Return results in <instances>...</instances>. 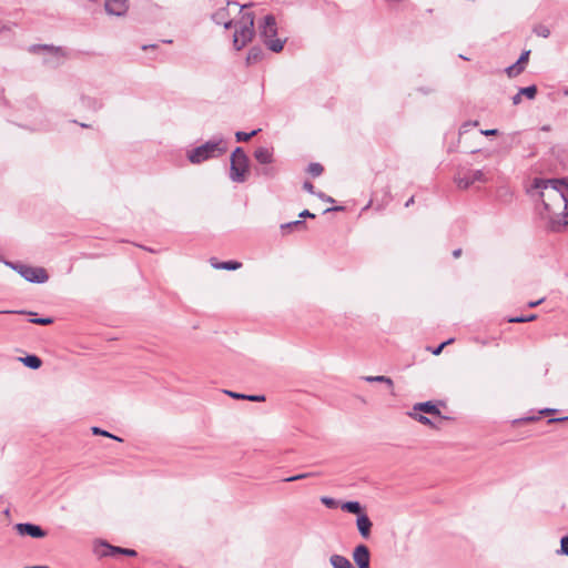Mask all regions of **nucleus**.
Wrapping results in <instances>:
<instances>
[{"mask_svg":"<svg viewBox=\"0 0 568 568\" xmlns=\"http://www.w3.org/2000/svg\"><path fill=\"white\" fill-rule=\"evenodd\" d=\"M19 359L31 369H38L42 365L41 358L37 355H27L26 357H20Z\"/></svg>","mask_w":568,"mask_h":568,"instance_id":"4be33fe9","label":"nucleus"},{"mask_svg":"<svg viewBox=\"0 0 568 568\" xmlns=\"http://www.w3.org/2000/svg\"><path fill=\"white\" fill-rule=\"evenodd\" d=\"M341 210H343V207H342V206H336V207L327 209V210H325V212H331V211H341Z\"/></svg>","mask_w":568,"mask_h":568,"instance_id":"603ef678","label":"nucleus"},{"mask_svg":"<svg viewBox=\"0 0 568 568\" xmlns=\"http://www.w3.org/2000/svg\"><path fill=\"white\" fill-rule=\"evenodd\" d=\"M560 544V550H558L557 552L568 556V536L562 537Z\"/></svg>","mask_w":568,"mask_h":568,"instance_id":"c9c22d12","label":"nucleus"},{"mask_svg":"<svg viewBox=\"0 0 568 568\" xmlns=\"http://www.w3.org/2000/svg\"><path fill=\"white\" fill-rule=\"evenodd\" d=\"M317 196L324 201L326 195L324 193H318Z\"/></svg>","mask_w":568,"mask_h":568,"instance_id":"4d7b16f0","label":"nucleus"},{"mask_svg":"<svg viewBox=\"0 0 568 568\" xmlns=\"http://www.w3.org/2000/svg\"><path fill=\"white\" fill-rule=\"evenodd\" d=\"M81 102L83 106L91 109L93 111H98L102 108V102L95 98L82 97Z\"/></svg>","mask_w":568,"mask_h":568,"instance_id":"5701e85b","label":"nucleus"},{"mask_svg":"<svg viewBox=\"0 0 568 568\" xmlns=\"http://www.w3.org/2000/svg\"><path fill=\"white\" fill-rule=\"evenodd\" d=\"M307 172H308L312 176H320V175L323 173V166H322V164H320V163H311V164L307 166Z\"/></svg>","mask_w":568,"mask_h":568,"instance_id":"7c9ffc66","label":"nucleus"},{"mask_svg":"<svg viewBox=\"0 0 568 568\" xmlns=\"http://www.w3.org/2000/svg\"><path fill=\"white\" fill-rule=\"evenodd\" d=\"M329 562L333 568H354L352 562L342 555H332Z\"/></svg>","mask_w":568,"mask_h":568,"instance_id":"aec40b11","label":"nucleus"},{"mask_svg":"<svg viewBox=\"0 0 568 568\" xmlns=\"http://www.w3.org/2000/svg\"><path fill=\"white\" fill-rule=\"evenodd\" d=\"M257 132H258V130H253L250 133L237 131L235 133V138H236V141H239V142H245V141H248L254 135H256Z\"/></svg>","mask_w":568,"mask_h":568,"instance_id":"cd10ccee","label":"nucleus"},{"mask_svg":"<svg viewBox=\"0 0 568 568\" xmlns=\"http://www.w3.org/2000/svg\"><path fill=\"white\" fill-rule=\"evenodd\" d=\"M520 94L527 97L528 99H534L537 94V87L536 85H530V87H526V88H521L519 90Z\"/></svg>","mask_w":568,"mask_h":568,"instance_id":"c756f323","label":"nucleus"},{"mask_svg":"<svg viewBox=\"0 0 568 568\" xmlns=\"http://www.w3.org/2000/svg\"><path fill=\"white\" fill-rule=\"evenodd\" d=\"M254 158L261 164H270L273 162V152L268 148H257L254 152Z\"/></svg>","mask_w":568,"mask_h":568,"instance_id":"f3484780","label":"nucleus"},{"mask_svg":"<svg viewBox=\"0 0 568 568\" xmlns=\"http://www.w3.org/2000/svg\"><path fill=\"white\" fill-rule=\"evenodd\" d=\"M529 193L540 201L538 213L552 231L568 225V183L565 180L535 179Z\"/></svg>","mask_w":568,"mask_h":568,"instance_id":"f257e3e1","label":"nucleus"},{"mask_svg":"<svg viewBox=\"0 0 568 568\" xmlns=\"http://www.w3.org/2000/svg\"><path fill=\"white\" fill-rule=\"evenodd\" d=\"M227 151L226 142L223 138H217L205 142L187 152V160L193 164H200L204 161L216 159Z\"/></svg>","mask_w":568,"mask_h":568,"instance_id":"f03ea898","label":"nucleus"},{"mask_svg":"<svg viewBox=\"0 0 568 568\" xmlns=\"http://www.w3.org/2000/svg\"><path fill=\"white\" fill-rule=\"evenodd\" d=\"M212 267L216 270L235 271L242 266V263L237 261L219 262L216 258H211Z\"/></svg>","mask_w":568,"mask_h":568,"instance_id":"a211bd4d","label":"nucleus"},{"mask_svg":"<svg viewBox=\"0 0 568 568\" xmlns=\"http://www.w3.org/2000/svg\"><path fill=\"white\" fill-rule=\"evenodd\" d=\"M298 216L301 219H305V217L314 219L315 217V215L313 213H311L308 210L302 211Z\"/></svg>","mask_w":568,"mask_h":568,"instance_id":"79ce46f5","label":"nucleus"},{"mask_svg":"<svg viewBox=\"0 0 568 568\" xmlns=\"http://www.w3.org/2000/svg\"><path fill=\"white\" fill-rule=\"evenodd\" d=\"M0 314H27L24 311H0Z\"/></svg>","mask_w":568,"mask_h":568,"instance_id":"49530a36","label":"nucleus"},{"mask_svg":"<svg viewBox=\"0 0 568 568\" xmlns=\"http://www.w3.org/2000/svg\"><path fill=\"white\" fill-rule=\"evenodd\" d=\"M364 379L367 382V383H384L386 384L389 388H393L394 386V383H393V379L387 377V376H384V375H377V376H365Z\"/></svg>","mask_w":568,"mask_h":568,"instance_id":"b1692460","label":"nucleus"},{"mask_svg":"<svg viewBox=\"0 0 568 568\" xmlns=\"http://www.w3.org/2000/svg\"><path fill=\"white\" fill-rule=\"evenodd\" d=\"M521 97L523 94H520V92L518 91L514 97H513V104L517 105L521 102Z\"/></svg>","mask_w":568,"mask_h":568,"instance_id":"37998d69","label":"nucleus"},{"mask_svg":"<svg viewBox=\"0 0 568 568\" xmlns=\"http://www.w3.org/2000/svg\"><path fill=\"white\" fill-rule=\"evenodd\" d=\"M80 125H81L82 128H89V125H88V124H85V123H81Z\"/></svg>","mask_w":568,"mask_h":568,"instance_id":"680f3d73","label":"nucleus"},{"mask_svg":"<svg viewBox=\"0 0 568 568\" xmlns=\"http://www.w3.org/2000/svg\"><path fill=\"white\" fill-rule=\"evenodd\" d=\"M30 322L39 325H49L53 322V320L51 317H34L31 318Z\"/></svg>","mask_w":568,"mask_h":568,"instance_id":"72a5a7b5","label":"nucleus"},{"mask_svg":"<svg viewBox=\"0 0 568 568\" xmlns=\"http://www.w3.org/2000/svg\"><path fill=\"white\" fill-rule=\"evenodd\" d=\"M156 45L155 44H151V45H143L142 49L143 50H146L148 48H155Z\"/></svg>","mask_w":568,"mask_h":568,"instance_id":"6e6d98bb","label":"nucleus"},{"mask_svg":"<svg viewBox=\"0 0 568 568\" xmlns=\"http://www.w3.org/2000/svg\"><path fill=\"white\" fill-rule=\"evenodd\" d=\"M529 54H530V50L524 51L520 54L519 59L514 64L506 68V73L509 78H515V77L519 75L525 70L526 64L529 59Z\"/></svg>","mask_w":568,"mask_h":568,"instance_id":"4468645a","label":"nucleus"},{"mask_svg":"<svg viewBox=\"0 0 568 568\" xmlns=\"http://www.w3.org/2000/svg\"><path fill=\"white\" fill-rule=\"evenodd\" d=\"M264 58V51L260 47H252L248 50L247 57H246V63L247 64H254L260 62Z\"/></svg>","mask_w":568,"mask_h":568,"instance_id":"6ab92c4d","label":"nucleus"},{"mask_svg":"<svg viewBox=\"0 0 568 568\" xmlns=\"http://www.w3.org/2000/svg\"><path fill=\"white\" fill-rule=\"evenodd\" d=\"M14 529L20 536H30L32 538H43L47 536L45 530H43L39 525L31 523L16 524Z\"/></svg>","mask_w":568,"mask_h":568,"instance_id":"9d476101","label":"nucleus"},{"mask_svg":"<svg viewBox=\"0 0 568 568\" xmlns=\"http://www.w3.org/2000/svg\"><path fill=\"white\" fill-rule=\"evenodd\" d=\"M4 29H6V27H4V26L2 24V22L0 21V32H1L2 30H4Z\"/></svg>","mask_w":568,"mask_h":568,"instance_id":"13d9d810","label":"nucleus"},{"mask_svg":"<svg viewBox=\"0 0 568 568\" xmlns=\"http://www.w3.org/2000/svg\"><path fill=\"white\" fill-rule=\"evenodd\" d=\"M462 255V248H456L453 251V256L455 258L459 257Z\"/></svg>","mask_w":568,"mask_h":568,"instance_id":"09e8293b","label":"nucleus"},{"mask_svg":"<svg viewBox=\"0 0 568 568\" xmlns=\"http://www.w3.org/2000/svg\"><path fill=\"white\" fill-rule=\"evenodd\" d=\"M4 515H6V516H9V515H10V510H9V509H6V510H4Z\"/></svg>","mask_w":568,"mask_h":568,"instance_id":"bf43d9fd","label":"nucleus"},{"mask_svg":"<svg viewBox=\"0 0 568 568\" xmlns=\"http://www.w3.org/2000/svg\"><path fill=\"white\" fill-rule=\"evenodd\" d=\"M545 298H540L538 301H534V302H529L528 303V307L532 308V307H536L538 306L539 304H541L544 302Z\"/></svg>","mask_w":568,"mask_h":568,"instance_id":"a18cd8bd","label":"nucleus"},{"mask_svg":"<svg viewBox=\"0 0 568 568\" xmlns=\"http://www.w3.org/2000/svg\"><path fill=\"white\" fill-rule=\"evenodd\" d=\"M564 94L568 97V88L564 90Z\"/></svg>","mask_w":568,"mask_h":568,"instance_id":"052dcab7","label":"nucleus"},{"mask_svg":"<svg viewBox=\"0 0 568 568\" xmlns=\"http://www.w3.org/2000/svg\"><path fill=\"white\" fill-rule=\"evenodd\" d=\"M321 501L328 508H335L337 506V501L332 497L324 496L321 498Z\"/></svg>","mask_w":568,"mask_h":568,"instance_id":"f704fd0d","label":"nucleus"},{"mask_svg":"<svg viewBox=\"0 0 568 568\" xmlns=\"http://www.w3.org/2000/svg\"><path fill=\"white\" fill-rule=\"evenodd\" d=\"M481 133L486 136L488 135H496L498 133V131L496 129H488V130H483Z\"/></svg>","mask_w":568,"mask_h":568,"instance_id":"c03bdc74","label":"nucleus"},{"mask_svg":"<svg viewBox=\"0 0 568 568\" xmlns=\"http://www.w3.org/2000/svg\"><path fill=\"white\" fill-rule=\"evenodd\" d=\"M342 509L358 516L362 514V506L358 501H346L342 505Z\"/></svg>","mask_w":568,"mask_h":568,"instance_id":"393cba45","label":"nucleus"},{"mask_svg":"<svg viewBox=\"0 0 568 568\" xmlns=\"http://www.w3.org/2000/svg\"><path fill=\"white\" fill-rule=\"evenodd\" d=\"M104 8L109 14L121 17L129 9V0H106Z\"/></svg>","mask_w":568,"mask_h":568,"instance_id":"ddd939ff","label":"nucleus"},{"mask_svg":"<svg viewBox=\"0 0 568 568\" xmlns=\"http://www.w3.org/2000/svg\"><path fill=\"white\" fill-rule=\"evenodd\" d=\"M414 202H415V199H414V196H412V197H409V199L407 200V202L405 203V206H406V207H409L410 205H413V204H414Z\"/></svg>","mask_w":568,"mask_h":568,"instance_id":"8fccbe9b","label":"nucleus"},{"mask_svg":"<svg viewBox=\"0 0 568 568\" xmlns=\"http://www.w3.org/2000/svg\"><path fill=\"white\" fill-rule=\"evenodd\" d=\"M6 264L16 270L28 282L42 284L49 280V275L43 267H33L11 262H7Z\"/></svg>","mask_w":568,"mask_h":568,"instance_id":"6e6552de","label":"nucleus"},{"mask_svg":"<svg viewBox=\"0 0 568 568\" xmlns=\"http://www.w3.org/2000/svg\"><path fill=\"white\" fill-rule=\"evenodd\" d=\"M567 419H568V416L567 417H561V418H550L548 420V423L564 422V420H567Z\"/></svg>","mask_w":568,"mask_h":568,"instance_id":"de8ad7c7","label":"nucleus"},{"mask_svg":"<svg viewBox=\"0 0 568 568\" xmlns=\"http://www.w3.org/2000/svg\"><path fill=\"white\" fill-rule=\"evenodd\" d=\"M276 34L277 24L274 16H265L258 24V37L267 49L275 53L281 52L285 43V40L276 38Z\"/></svg>","mask_w":568,"mask_h":568,"instance_id":"20e7f679","label":"nucleus"},{"mask_svg":"<svg viewBox=\"0 0 568 568\" xmlns=\"http://www.w3.org/2000/svg\"><path fill=\"white\" fill-rule=\"evenodd\" d=\"M306 227H307L306 223L303 220H297V221H292L288 223L281 224V230H282L283 234H285L286 232H291L293 230L304 231V230H306Z\"/></svg>","mask_w":568,"mask_h":568,"instance_id":"412c9836","label":"nucleus"},{"mask_svg":"<svg viewBox=\"0 0 568 568\" xmlns=\"http://www.w3.org/2000/svg\"><path fill=\"white\" fill-rule=\"evenodd\" d=\"M357 529L363 538H368L371 528L373 526L369 517L366 514H361L356 519Z\"/></svg>","mask_w":568,"mask_h":568,"instance_id":"2eb2a0df","label":"nucleus"},{"mask_svg":"<svg viewBox=\"0 0 568 568\" xmlns=\"http://www.w3.org/2000/svg\"><path fill=\"white\" fill-rule=\"evenodd\" d=\"M234 27L233 47L240 51L252 41L255 34L253 12L243 10L241 18L234 23Z\"/></svg>","mask_w":568,"mask_h":568,"instance_id":"7ed1b4c3","label":"nucleus"},{"mask_svg":"<svg viewBox=\"0 0 568 568\" xmlns=\"http://www.w3.org/2000/svg\"><path fill=\"white\" fill-rule=\"evenodd\" d=\"M29 52L33 54H41L43 63L50 68H57L63 63L67 52L62 47L52 44H32L29 47Z\"/></svg>","mask_w":568,"mask_h":568,"instance_id":"39448f33","label":"nucleus"},{"mask_svg":"<svg viewBox=\"0 0 568 568\" xmlns=\"http://www.w3.org/2000/svg\"><path fill=\"white\" fill-rule=\"evenodd\" d=\"M408 415L412 418H414L415 420H417L420 424H423V425L435 427L434 423L427 416H425V415H422V414L416 413V412H410Z\"/></svg>","mask_w":568,"mask_h":568,"instance_id":"a878e982","label":"nucleus"},{"mask_svg":"<svg viewBox=\"0 0 568 568\" xmlns=\"http://www.w3.org/2000/svg\"><path fill=\"white\" fill-rule=\"evenodd\" d=\"M552 412H555V409L546 408L541 413L542 414H549V413H552Z\"/></svg>","mask_w":568,"mask_h":568,"instance_id":"5fc2aeb1","label":"nucleus"},{"mask_svg":"<svg viewBox=\"0 0 568 568\" xmlns=\"http://www.w3.org/2000/svg\"><path fill=\"white\" fill-rule=\"evenodd\" d=\"M122 555L123 556H128V557H136L138 552L134 549L123 548L122 549Z\"/></svg>","mask_w":568,"mask_h":568,"instance_id":"ea45409f","label":"nucleus"},{"mask_svg":"<svg viewBox=\"0 0 568 568\" xmlns=\"http://www.w3.org/2000/svg\"><path fill=\"white\" fill-rule=\"evenodd\" d=\"M248 7L250 4H240L236 1H229L224 7H221L215 10V12L212 14V20L216 24L223 26L225 29H229L233 24L231 16L236 12L241 13Z\"/></svg>","mask_w":568,"mask_h":568,"instance_id":"0eeeda50","label":"nucleus"},{"mask_svg":"<svg viewBox=\"0 0 568 568\" xmlns=\"http://www.w3.org/2000/svg\"><path fill=\"white\" fill-rule=\"evenodd\" d=\"M315 474L314 473H304V474H298V475H295V476H291V477H287L284 479V481L286 483H291V481H295V480H301V479H304V478H308V477H312L314 476Z\"/></svg>","mask_w":568,"mask_h":568,"instance_id":"473e14b6","label":"nucleus"},{"mask_svg":"<svg viewBox=\"0 0 568 568\" xmlns=\"http://www.w3.org/2000/svg\"><path fill=\"white\" fill-rule=\"evenodd\" d=\"M453 341H454L453 338H449V339H447V341L443 342V343H442V344H439L435 349H433V354H434V355H439V354L443 352L444 347H445L446 345L450 344Z\"/></svg>","mask_w":568,"mask_h":568,"instance_id":"e433bc0d","label":"nucleus"},{"mask_svg":"<svg viewBox=\"0 0 568 568\" xmlns=\"http://www.w3.org/2000/svg\"><path fill=\"white\" fill-rule=\"evenodd\" d=\"M303 189L311 194H315L314 185L310 181H305L303 184Z\"/></svg>","mask_w":568,"mask_h":568,"instance_id":"a19ab883","label":"nucleus"},{"mask_svg":"<svg viewBox=\"0 0 568 568\" xmlns=\"http://www.w3.org/2000/svg\"><path fill=\"white\" fill-rule=\"evenodd\" d=\"M537 318V315L536 314H530L528 316H515V317H510L508 318V322L509 323H527V322H531Z\"/></svg>","mask_w":568,"mask_h":568,"instance_id":"c85d7f7f","label":"nucleus"},{"mask_svg":"<svg viewBox=\"0 0 568 568\" xmlns=\"http://www.w3.org/2000/svg\"><path fill=\"white\" fill-rule=\"evenodd\" d=\"M535 33L538 36V37H541V38H548L549 34H550V30L548 29V27L546 26H542V24H539L537 26L535 29H534Z\"/></svg>","mask_w":568,"mask_h":568,"instance_id":"2f4dec72","label":"nucleus"},{"mask_svg":"<svg viewBox=\"0 0 568 568\" xmlns=\"http://www.w3.org/2000/svg\"><path fill=\"white\" fill-rule=\"evenodd\" d=\"M248 163V156L242 148L237 146L231 155L230 179L236 183L245 182Z\"/></svg>","mask_w":568,"mask_h":568,"instance_id":"423d86ee","label":"nucleus"},{"mask_svg":"<svg viewBox=\"0 0 568 568\" xmlns=\"http://www.w3.org/2000/svg\"><path fill=\"white\" fill-rule=\"evenodd\" d=\"M413 412H416V413L423 412V413L434 415V416H442L438 406L430 400L415 404L413 406Z\"/></svg>","mask_w":568,"mask_h":568,"instance_id":"dca6fc26","label":"nucleus"},{"mask_svg":"<svg viewBox=\"0 0 568 568\" xmlns=\"http://www.w3.org/2000/svg\"><path fill=\"white\" fill-rule=\"evenodd\" d=\"M353 559L358 568H368L371 554L365 545H358L353 550Z\"/></svg>","mask_w":568,"mask_h":568,"instance_id":"f8f14e48","label":"nucleus"},{"mask_svg":"<svg viewBox=\"0 0 568 568\" xmlns=\"http://www.w3.org/2000/svg\"><path fill=\"white\" fill-rule=\"evenodd\" d=\"M225 393L235 399H245V397H246V394L235 393V392H231V390H225Z\"/></svg>","mask_w":568,"mask_h":568,"instance_id":"58836bf2","label":"nucleus"},{"mask_svg":"<svg viewBox=\"0 0 568 568\" xmlns=\"http://www.w3.org/2000/svg\"><path fill=\"white\" fill-rule=\"evenodd\" d=\"M454 181L458 189L467 190L477 182L487 183L489 179L483 170H464L455 175Z\"/></svg>","mask_w":568,"mask_h":568,"instance_id":"1a4fd4ad","label":"nucleus"},{"mask_svg":"<svg viewBox=\"0 0 568 568\" xmlns=\"http://www.w3.org/2000/svg\"><path fill=\"white\" fill-rule=\"evenodd\" d=\"M91 430H92L93 435L109 437V438H112V439H114L116 442H123L122 438H120V437H118V436H115V435H113V434H111V433H109V432H106V430H104V429H102L100 427L94 426V427L91 428Z\"/></svg>","mask_w":568,"mask_h":568,"instance_id":"bb28decb","label":"nucleus"},{"mask_svg":"<svg viewBox=\"0 0 568 568\" xmlns=\"http://www.w3.org/2000/svg\"><path fill=\"white\" fill-rule=\"evenodd\" d=\"M122 547L113 546L104 540H99L95 542L93 552L100 557H118L119 555H122Z\"/></svg>","mask_w":568,"mask_h":568,"instance_id":"9b49d317","label":"nucleus"},{"mask_svg":"<svg viewBox=\"0 0 568 568\" xmlns=\"http://www.w3.org/2000/svg\"><path fill=\"white\" fill-rule=\"evenodd\" d=\"M245 399L251 400V402H264L265 396L264 395H246Z\"/></svg>","mask_w":568,"mask_h":568,"instance_id":"4c0bfd02","label":"nucleus"},{"mask_svg":"<svg viewBox=\"0 0 568 568\" xmlns=\"http://www.w3.org/2000/svg\"><path fill=\"white\" fill-rule=\"evenodd\" d=\"M324 201H325V202L333 203V202H334V199L327 195V196H325Z\"/></svg>","mask_w":568,"mask_h":568,"instance_id":"864d4df0","label":"nucleus"},{"mask_svg":"<svg viewBox=\"0 0 568 568\" xmlns=\"http://www.w3.org/2000/svg\"><path fill=\"white\" fill-rule=\"evenodd\" d=\"M263 173H264V174H266V175H271V176H273V175H274V170H273V169H265V170L263 171Z\"/></svg>","mask_w":568,"mask_h":568,"instance_id":"3c124183","label":"nucleus"}]
</instances>
